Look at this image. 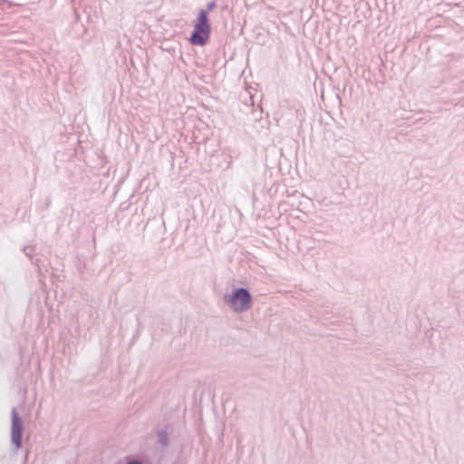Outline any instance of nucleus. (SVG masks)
<instances>
[{
    "label": "nucleus",
    "instance_id": "nucleus-1",
    "mask_svg": "<svg viewBox=\"0 0 464 464\" xmlns=\"http://www.w3.org/2000/svg\"><path fill=\"white\" fill-rule=\"evenodd\" d=\"M211 33L210 24L208 23V12L200 10L198 19L194 24V32L189 38V42L193 45H204L209 39Z\"/></svg>",
    "mask_w": 464,
    "mask_h": 464
},
{
    "label": "nucleus",
    "instance_id": "nucleus-2",
    "mask_svg": "<svg viewBox=\"0 0 464 464\" xmlns=\"http://www.w3.org/2000/svg\"><path fill=\"white\" fill-rule=\"evenodd\" d=\"M251 297L246 289H237L229 299L231 308L236 312H243L250 307Z\"/></svg>",
    "mask_w": 464,
    "mask_h": 464
},
{
    "label": "nucleus",
    "instance_id": "nucleus-3",
    "mask_svg": "<svg viewBox=\"0 0 464 464\" xmlns=\"http://www.w3.org/2000/svg\"><path fill=\"white\" fill-rule=\"evenodd\" d=\"M22 430L21 420L17 411L14 410L12 413V441L16 449L20 448L22 444Z\"/></svg>",
    "mask_w": 464,
    "mask_h": 464
},
{
    "label": "nucleus",
    "instance_id": "nucleus-4",
    "mask_svg": "<svg viewBox=\"0 0 464 464\" xmlns=\"http://www.w3.org/2000/svg\"><path fill=\"white\" fill-rule=\"evenodd\" d=\"M128 464H141V463L137 460H132V461H130Z\"/></svg>",
    "mask_w": 464,
    "mask_h": 464
},
{
    "label": "nucleus",
    "instance_id": "nucleus-5",
    "mask_svg": "<svg viewBox=\"0 0 464 464\" xmlns=\"http://www.w3.org/2000/svg\"><path fill=\"white\" fill-rule=\"evenodd\" d=\"M214 6H215V4H214V3L209 4V5H208V10H212V9L214 8Z\"/></svg>",
    "mask_w": 464,
    "mask_h": 464
}]
</instances>
